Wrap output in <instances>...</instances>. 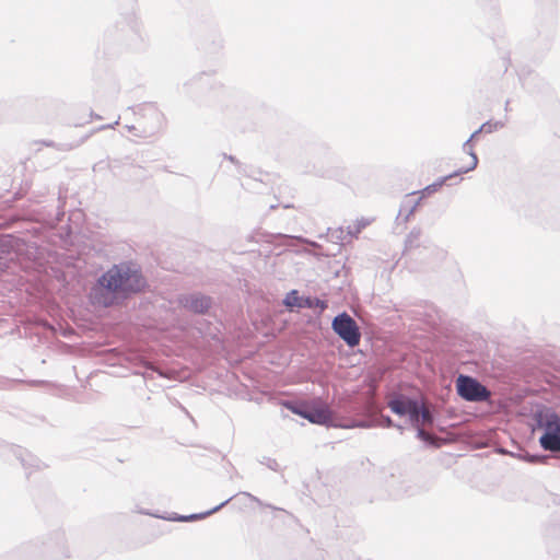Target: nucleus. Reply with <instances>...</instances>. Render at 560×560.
<instances>
[{
	"label": "nucleus",
	"mask_w": 560,
	"mask_h": 560,
	"mask_svg": "<svg viewBox=\"0 0 560 560\" xmlns=\"http://www.w3.org/2000/svg\"><path fill=\"white\" fill-rule=\"evenodd\" d=\"M100 284L109 292L130 293L141 291L145 281L138 270L127 265H120L114 266L104 273Z\"/></svg>",
	"instance_id": "1"
},
{
	"label": "nucleus",
	"mask_w": 560,
	"mask_h": 560,
	"mask_svg": "<svg viewBox=\"0 0 560 560\" xmlns=\"http://www.w3.org/2000/svg\"><path fill=\"white\" fill-rule=\"evenodd\" d=\"M539 427L544 430L539 439L541 447L546 451L560 452V417L548 412L539 418Z\"/></svg>",
	"instance_id": "2"
},
{
	"label": "nucleus",
	"mask_w": 560,
	"mask_h": 560,
	"mask_svg": "<svg viewBox=\"0 0 560 560\" xmlns=\"http://www.w3.org/2000/svg\"><path fill=\"white\" fill-rule=\"evenodd\" d=\"M332 330L350 347L359 346L361 332L355 320L348 314L341 313L336 316L331 324Z\"/></svg>",
	"instance_id": "3"
},
{
	"label": "nucleus",
	"mask_w": 560,
	"mask_h": 560,
	"mask_svg": "<svg viewBox=\"0 0 560 560\" xmlns=\"http://www.w3.org/2000/svg\"><path fill=\"white\" fill-rule=\"evenodd\" d=\"M458 395L467 401H485L490 397V392L477 380L459 375L456 380Z\"/></svg>",
	"instance_id": "4"
},
{
	"label": "nucleus",
	"mask_w": 560,
	"mask_h": 560,
	"mask_svg": "<svg viewBox=\"0 0 560 560\" xmlns=\"http://www.w3.org/2000/svg\"><path fill=\"white\" fill-rule=\"evenodd\" d=\"M373 222V219L370 218H359L351 222H349L346 226L339 228L336 230H332L330 232L331 237L340 238L341 242L349 243L353 238H357L359 234L366 229L371 223Z\"/></svg>",
	"instance_id": "5"
},
{
	"label": "nucleus",
	"mask_w": 560,
	"mask_h": 560,
	"mask_svg": "<svg viewBox=\"0 0 560 560\" xmlns=\"http://www.w3.org/2000/svg\"><path fill=\"white\" fill-rule=\"evenodd\" d=\"M393 412L399 416H408L411 423H419V404L405 397H397L388 402Z\"/></svg>",
	"instance_id": "6"
},
{
	"label": "nucleus",
	"mask_w": 560,
	"mask_h": 560,
	"mask_svg": "<svg viewBox=\"0 0 560 560\" xmlns=\"http://www.w3.org/2000/svg\"><path fill=\"white\" fill-rule=\"evenodd\" d=\"M292 412L299 415L315 424H327L332 420V415L327 406L314 408L290 407Z\"/></svg>",
	"instance_id": "7"
},
{
	"label": "nucleus",
	"mask_w": 560,
	"mask_h": 560,
	"mask_svg": "<svg viewBox=\"0 0 560 560\" xmlns=\"http://www.w3.org/2000/svg\"><path fill=\"white\" fill-rule=\"evenodd\" d=\"M479 133V131H476L471 135L470 139L467 140L464 145H463V154L465 155L466 158V162L462 165L459 164H456L457 166V170L456 172L454 173V175H460V174H465V173H468L472 170L476 168L477 164H478V158L476 155V153L474 152V145H472V140Z\"/></svg>",
	"instance_id": "8"
},
{
	"label": "nucleus",
	"mask_w": 560,
	"mask_h": 560,
	"mask_svg": "<svg viewBox=\"0 0 560 560\" xmlns=\"http://www.w3.org/2000/svg\"><path fill=\"white\" fill-rule=\"evenodd\" d=\"M185 306L196 313H203L210 306V300L206 296H190L186 299Z\"/></svg>",
	"instance_id": "9"
},
{
	"label": "nucleus",
	"mask_w": 560,
	"mask_h": 560,
	"mask_svg": "<svg viewBox=\"0 0 560 560\" xmlns=\"http://www.w3.org/2000/svg\"><path fill=\"white\" fill-rule=\"evenodd\" d=\"M284 304L288 307H304L303 298L299 296L298 291L293 290L289 292L284 299Z\"/></svg>",
	"instance_id": "10"
},
{
	"label": "nucleus",
	"mask_w": 560,
	"mask_h": 560,
	"mask_svg": "<svg viewBox=\"0 0 560 560\" xmlns=\"http://www.w3.org/2000/svg\"><path fill=\"white\" fill-rule=\"evenodd\" d=\"M431 423H432V416H431L430 410L425 406H422V407L419 406V423H412V424L418 428H422V427L429 425Z\"/></svg>",
	"instance_id": "11"
},
{
	"label": "nucleus",
	"mask_w": 560,
	"mask_h": 560,
	"mask_svg": "<svg viewBox=\"0 0 560 560\" xmlns=\"http://www.w3.org/2000/svg\"><path fill=\"white\" fill-rule=\"evenodd\" d=\"M446 179H447V177L443 178L441 182H439L436 184H433L432 186L427 187L425 189L435 191L439 187H441L445 183Z\"/></svg>",
	"instance_id": "12"
},
{
	"label": "nucleus",
	"mask_w": 560,
	"mask_h": 560,
	"mask_svg": "<svg viewBox=\"0 0 560 560\" xmlns=\"http://www.w3.org/2000/svg\"><path fill=\"white\" fill-rule=\"evenodd\" d=\"M303 304H305L304 307H312L313 306V303H312V301L310 299H303Z\"/></svg>",
	"instance_id": "13"
},
{
	"label": "nucleus",
	"mask_w": 560,
	"mask_h": 560,
	"mask_svg": "<svg viewBox=\"0 0 560 560\" xmlns=\"http://www.w3.org/2000/svg\"><path fill=\"white\" fill-rule=\"evenodd\" d=\"M316 305H320L322 307H325L324 302H322V301H319V300H317Z\"/></svg>",
	"instance_id": "14"
},
{
	"label": "nucleus",
	"mask_w": 560,
	"mask_h": 560,
	"mask_svg": "<svg viewBox=\"0 0 560 560\" xmlns=\"http://www.w3.org/2000/svg\"><path fill=\"white\" fill-rule=\"evenodd\" d=\"M386 424H387V427L392 425V420L389 418L386 419Z\"/></svg>",
	"instance_id": "15"
}]
</instances>
